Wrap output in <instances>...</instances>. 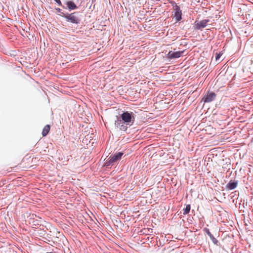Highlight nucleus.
Listing matches in <instances>:
<instances>
[{"mask_svg": "<svg viewBox=\"0 0 253 253\" xmlns=\"http://www.w3.org/2000/svg\"><path fill=\"white\" fill-rule=\"evenodd\" d=\"M117 120L115 122V126L120 130L126 131L127 126L132 125L135 119V115L132 112H124L120 116H116Z\"/></svg>", "mask_w": 253, "mask_h": 253, "instance_id": "1", "label": "nucleus"}, {"mask_svg": "<svg viewBox=\"0 0 253 253\" xmlns=\"http://www.w3.org/2000/svg\"><path fill=\"white\" fill-rule=\"evenodd\" d=\"M79 14V12H74L72 13H66V14L63 15V17L66 19L67 22L78 24L81 21V19L78 16Z\"/></svg>", "mask_w": 253, "mask_h": 253, "instance_id": "2", "label": "nucleus"}, {"mask_svg": "<svg viewBox=\"0 0 253 253\" xmlns=\"http://www.w3.org/2000/svg\"><path fill=\"white\" fill-rule=\"evenodd\" d=\"M216 94L213 92H208L203 98L202 100L204 103H209L215 100Z\"/></svg>", "mask_w": 253, "mask_h": 253, "instance_id": "3", "label": "nucleus"}, {"mask_svg": "<svg viewBox=\"0 0 253 253\" xmlns=\"http://www.w3.org/2000/svg\"><path fill=\"white\" fill-rule=\"evenodd\" d=\"M209 21V19H204L200 21H196L194 25L195 29L202 30V29L206 27Z\"/></svg>", "mask_w": 253, "mask_h": 253, "instance_id": "4", "label": "nucleus"}, {"mask_svg": "<svg viewBox=\"0 0 253 253\" xmlns=\"http://www.w3.org/2000/svg\"><path fill=\"white\" fill-rule=\"evenodd\" d=\"M184 52V50L178 51L176 52L169 51L167 54V57L170 59L178 58L181 57Z\"/></svg>", "mask_w": 253, "mask_h": 253, "instance_id": "5", "label": "nucleus"}, {"mask_svg": "<svg viewBox=\"0 0 253 253\" xmlns=\"http://www.w3.org/2000/svg\"><path fill=\"white\" fill-rule=\"evenodd\" d=\"M175 5L173 6L174 10V17L177 21H180L182 18V12L180 10V7L178 6L175 2H173Z\"/></svg>", "mask_w": 253, "mask_h": 253, "instance_id": "6", "label": "nucleus"}, {"mask_svg": "<svg viewBox=\"0 0 253 253\" xmlns=\"http://www.w3.org/2000/svg\"><path fill=\"white\" fill-rule=\"evenodd\" d=\"M124 153L123 152H118L115 154L114 155L110 156L111 161L113 162L114 164L116 163L118 160H120Z\"/></svg>", "mask_w": 253, "mask_h": 253, "instance_id": "7", "label": "nucleus"}, {"mask_svg": "<svg viewBox=\"0 0 253 253\" xmlns=\"http://www.w3.org/2000/svg\"><path fill=\"white\" fill-rule=\"evenodd\" d=\"M238 185L237 181L230 180L226 185V188L228 190H233L236 188Z\"/></svg>", "mask_w": 253, "mask_h": 253, "instance_id": "8", "label": "nucleus"}, {"mask_svg": "<svg viewBox=\"0 0 253 253\" xmlns=\"http://www.w3.org/2000/svg\"><path fill=\"white\" fill-rule=\"evenodd\" d=\"M67 6L66 8H68L70 11L76 9L78 7L75 3L72 1H68L66 3Z\"/></svg>", "mask_w": 253, "mask_h": 253, "instance_id": "9", "label": "nucleus"}, {"mask_svg": "<svg viewBox=\"0 0 253 253\" xmlns=\"http://www.w3.org/2000/svg\"><path fill=\"white\" fill-rule=\"evenodd\" d=\"M50 126L48 125H46L44 127L42 131V135L43 136H45L48 133L50 130Z\"/></svg>", "mask_w": 253, "mask_h": 253, "instance_id": "10", "label": "nucleus"}, {"mask_svg": "<svg viewBox=\"0 0 253 253\" xmlns=\"http://www.w3.org/2000/svg\"><path fill=\"white\" fill-rule=\"evenodd\" d=\"M191 206L190 205H186V207L183 209V213L184 214H188L190 210Z\"/></svg>", "mask_w": 253, "mask_h": 253, "instance_id": "11", "label": "nucleus"}, {"mask_svg": "<svg viewBox=\"0 0 253 253\" xmlns=\"http://www.w3.org/2000/svg\"><path fill=\"white\" fill-rule=\"evenodd\" d=\"M209 237L214 244H217L218 241L214 237L212 234Z\"/></svg>", "mask_w": 253, "mask_h": 253, "instance_id": "12", "label": "nucleus"}, {"mask_svg": "<svg viewBox=\"0 0 253 253\" xmlns=\"http://www.w3.org/2000/svg\"><path fill=\"white\" fill-rule=\"evenodd\" d=\"M114 165V164L113 163V162H111L110 158H109V160L107 161L105 163V166L107 167H110V166H113Z\"/></svg>", "mask_w": 253, "mask_h": 253, "instance_id": "13", "label": "nucleus"}, {"mask_svg": "<svg viewBox=\"0 0 253 253\" xmlns=\"http://www.w3.org/2000/svg\"><path fill=\"white\" fill-rule=\"evenodd\" d=\"M55 9L58 12L60 13V15L63 17V15L66 14V13L63 12L62 11V10L61 9H60V8H56Z\"/></svg>", "mask_w": 253, "mask_h": 253, "instance_id": "14", "label": "nucleus"}, {"mask_svg": "<svg viewBox=\"0 0 253 253\" xmlns=\"http://www.w3.org/2000/svg\"><path fill=\"white\" fill-rule=\"evenodd\" d=\"M54 0L59 5L61 6L63 8H64L65 9H66V7H65V6H64L62 4V3H61V1H60V0Z\"/></svg>", "mask_w": 253, "mask_h": 253, "instance_id": "15", "label": "nucleus"}, {"mask_svg": "<svg viewBox=\"0 0 253 253\" xmlns=\"http://www.w3.org/2000/svg\"><path fill=\"white\" fill-rule=\"evenodd\" d=\"M204 230L205 231V232L207 234V235L210 236L212 234L210 232L209 229L207 228H205L204 229Z\"/></svg>", "mask_w": 253, "mask_h": 253, "instance_id": "16", "label": "nucleus"}, {"mask_svg": "<svg viewBox=\"0 0 253 253\" xmlns=\"http://www.w3.org/2000/svg\"><path fill=\"white\" fill-rule=\"evenodd\" d=\"M220 56H221V55H220V54H217V53H216V56H215V59H216V60H218V59L220 58Z\"/></svg>", "mask_w": 253, "mask_h": 253, "instance_id": "17", "label": "nucleus"}]
</instances>
